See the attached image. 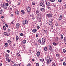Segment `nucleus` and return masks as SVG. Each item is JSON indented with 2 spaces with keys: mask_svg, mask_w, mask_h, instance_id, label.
<instances>
[{
  "mask_svg": "<svg viewBox=\"0 0 66 66\" xmlns=\"http://www.w3.org/2000/svg\"><path fill=\"white\" fill-rule=\"evenodd\" d=\"M36 66H39V64L38 63H37L36 64Z\"/></svg>",
  "mask_w": 66,
  "mask_h": 66,
  "instance_id": "37998d69",
  "label": "nucleus"
},
{
  "mask_svg": "<svg viewBox=\"0 0 66 66\" xmlns=\"http://www.w3.org/2000/svg\"><path fill=\"white\" fill-rule=\"evenodd\" d=\"M21 12L22 13V14H25V12H24V10H22L21 11Z\"/></svg>",
  "mask_w": 66,
  "mask_h": 66,
  "instance_id": "a878e982",
  "label": "nucleus"
},
{
  "mask_svg": "<svg viewBox=\"0 0 66 66\" xmlns=\"http://www.w3.org/2000/svg\"><path fill=\"white\" fill-rule=\"evenodd\" d=\"M53 44L54 46H55V45H57V44L56 43H55L54 42L53 43Z\"/></svg>",
  "mask_w": 66,
  "mask_h": 66,
  "instance_id": "c85d7f7f",
  "label": "nucleus"
},
{
  "mask_svg": "<svg viewBox=\"0 0 66 66\" xmlns=\"http://www.w3.org/2000/svg\"><path fill=\"white\" fill-rule=\"evenodd\" d=\"M20 36H22V35H23V34H22V33L20 34Z\"/></svg>",
  "mask_w": 66,
  "mask_h": 66,
  "instance_id": "e2e57ef3",
  "label": "nucleus"
},
{
  "mask_svg": "<svg viewBox=\"0 0 66 66\" xmlns=\"http://www.w3.org/2000/svg\"><path fill=\"white\" fill-rule=\"evenodd\" d=\"M49 24L50 26H51V25H52V22L51 21H50L49 22Z\"/></svg>",
  "mask_w": 66,
  "mask_h": 66,
  "instance_id": "2eb2a0df",
  "label": "nucleus"
},
{
  "mask_svg": "<svg viewBox=\"0 0 66 66\" xmlns=\"http://www.w3.org/2000/svg\"><path fill=\"white\" fill-rule=\"evenodd\" d=\"M3 28L5 30H6V27H5V26H3Z\"/></svg>",
  "mask_w": 66,
  "mask_h": 66,
  "instance_id": "473e14b6",
  "label": "nucleus"
},
{
  "mask_svg": "<svg viewBox=\"0 0 66 66\" xmlns=\"http://www.w3.org/2000/svg\"><path fill=\"white\" fill-rule=\"evenodd\" d=\"M5 25V26H6V27L7 28L9 27V26H8V25H7V24H6Z\"/></svg>",
  "mask_w": 66,
  "mask_h": 66,
  "instance_id": "680f3d73",
  "label": "nucleus"
},
{
  "mask_svg": "<svg viewBox=\"0 0 66 66\" xmlns=\"http://www.w3.org/2000/svg\"><path fill=\"white\" fill-rule=\"evenodd\" d=\"M19 26H20V24H19V23H17L16 25V28L18 29V28H19Z\"/></svg>",
  "mask_w": 66,
  "mask_h": 66,
  "instance_id": "6e6552de",
  "label": "nucleus"
},
{
  "mask_svg": "<svg viewBox=\"0 0 66 66\" xmlns=\"http://www.w3.org/2000/svg\"><path fill=\"white\" fill-rule=\"evenodd\" d=\"M3 7L4 11H6L7 10V7L3 4Z\"/></svg>",
  "mask_w": 66,
  "mask_h": 66,
  "instance_id": "39448f33",
  "label": "nucleus"
},
{
  "mask_svg": "<svg viewBox=\"0 0 66 66\" xmlns=\"http://www.w3.org/2000/svg\"><path fill=\"white\" fill-rule=\"evenodd\" d=\"M4 46L5 47H8V46H9L8 44L7 43H6Z\"/></svg>",
  "mask_w": 66,
  "mask_h": 66,
  "instance_id": "412c9836",
  "label": "nucleus"
},
{
  "mask_svg": "<svg viewBox=\"0 0 66 66\" xmlns=\"http://www.w3.org/2000/svg\"><path fill=\"white\" fill-rule=\"evenodd\" d=\"M38 13H39V11H38L37 10L36 11V14H38Z\"/></svg>",
  "mask_w": 66,
  "mask_h": 66,
  "instance_id": "49530a36",
  "label": "nucleus"
},
{
  "mask_svg": "<svg viewBox=\"0 0 66 66\" xmlns=\"http://www.w3.org/2000/svg\"><path fill=\"white\" fill-rule=\"evenodd\" d=\"M38 42L39 44H41V40L39 39L38 40Z\"/></svg>",
  "mask_w": 66,
  "mask_h": 66,
  "instance_id": "4be33fe9",
  "label": "nucleus"
},
{
  "mask_svg": "<svg viewBox=\"0 0 66 66\" xmlns=\"http://www.w3.org/2000/svg\"><path fill=\"white\" fill-rule=\"evenodd\" d=\"M10 35V34L9 33H7L6 35V36H7V37L9 36Z\"/></svg>",
  "mask_w": 66,
  "mask_h": 66,
  "instance_id": "393cba45",
  "label": "nucleus"
},
{
  "mask_svg": "<svg viewBox=\"0 0 66 66\" xmlns=\"http://www.w3.org/2000/svg\"><path fill=\"white\" fill-rule=\"evenodd\" d=\"M37 28L38 29H39L40 28V27H39V26H37Z\"/></svg>",
  "mask_w": 66,
  "mask_h": 66,
  "instance_id": "c9c22d12",
  "label": "nucleus"
},
{
  "mask_svg": "<svg viewBox=\"0 0 66 66\" xmlns=\"http://www.w3.org/2000/svg\"><path fill=\"white\" fill-rule=\"evenodd\" d=\"M64 42H66V37H64Z\"/></svg>",
  "mask_w": 66,
  "mask_h": 66,
  "instance_id": "f704fd0d",
  "label": "nucleus"
},
{
  "mask_svg": "<svg viewBox=\"0 0 66 66\" xmlns=\"http://www.w3.org/2000/svg\"><path fill=\"white\" fill-rule=\"evenodd\" d=\"M42 14L41 13H39L37 15V17H38L39 19H40L42 17Z\"/></svg>",
  "mask_w": 66,
  "mask_h": 66,
  "instance_id": "f03ea898",
  "label": "nucleus"
},
{
  "mask_svg": "<svg viewBox=\"0 0 66 66\" xmlns=\"http://www.w3.org/2000/svg\"><path fill=\"white\" fill-rule=\"evenodd\" d=\"M5 57H9V54L7 53H5Z\"/></svg>",
  "mask_w": 66,
  "mask_h": 66,
  "instance_id": "f8f14e48",
  "label": "nucleus"
},
{
  "mask_svg": "<svg viewBox=\"0 0 66 66\" xmlns=\"http://www.w3.org/2000/svg\"><path fill=\"white\" fill-rule=\"evenodd\" d=\"M3 4L7 7L8 6H9V4L7 3H5Z\"/></svg>",
  "mask_w": 66,
  "mask_h": 66,
  "instance_id": "a211bd4d",
  "label": "nucleus"
},
{
  "mask_svg": "<svg viewBox=\"0 0 66 66\" xmlns=\"http://www.w3.org/2000/svg\"><path fill=\"white\" fill-rule=\"evenodd\" d=\"M40 10L41 11H42V12H44L45 11V9L43 8H41Z\"/></svg>",
  "mask_w": 66,
  "mask_h": 66,
  "instance_id": "4468645a",
  "label": "nucleus"
},
{
  "mask_svg": "<svg viewBox=\"0 0 66 66\" xmlns=\"http://www.w3.org/2000/svg\"><path fill=\"white\" fill-rule=\"evenodd\" d=\"M42 7H45V5H43V6H42Z\"/></svg>",
  "mask_w": 66,
  "mask_h": 66,
  "instance_id": "4d7b16f0",
  "label": "nucleus"
},
{
  "mask_svg": "<svg viewBox=\"0 0 66 66\" xmlns=\"http://www.w3.org/2000/svg\"><path fill=\"white\" fill-rule=\"evenodd\" d=\"M4 35L6 36V33L5 32H4Z\"/></svg>",
  "mask_w": 66,
  "mask_h": 66,
  "instance_id": "6e6d98bb",
  "label": "nucleus"
},
{
  "mask_svg": "<svg viewBox=\"0 0 66 66\" xmlns=\"http://www.w3.org/2000/svg\"><path fill=\"white\" fill-rule=\"evenodd\" d=\"M27 12L28 15H30V10H31V8L29 6H28L27 8Z\"/></svg>",
  "mask_w": 66,
  "mask_h": 66,
  "instance_id": "f257e3e1",
  "label": "nucleus"
},
{
  "mask_svg": "<svg viewBox=\"0 0 66 66\" xmlns=\"http://www.w3.org/2000/svg\"><path fill=\"white\" fill-rule=\"evenodd\" d=\"M66 50H65V49H64L63 50V52H64V53H65L66 52Z\"/></svg>",
  "mask_w": 66,
  "mask_h": 66,
  "instance_id": "e433bc0d",
  "label": "nucleus"
},
{
  "mask_svg": "<svg viewBox=\"0 0 66 66\" xmlns=\"http://www.w3.org/2000/svg\"><path fill=\"white\" fill-rule=\"evenodd\" d=\"M16 66H20V64H18Z\"/></svg>",
  "mask_w": 66,
  "mask_h": 66,
  "instance_id": "774afa93",
  "label": "nucleus"
},
{
  "mask_svg": "<svg viewBox=\"0 0 66 66\" xmlns=\"http://www.w3.org/2000/svg\"><path fill=\"white\" fill-rule=\"evenodd\" d=\"M40 6H42L43 5V3H41L40 4Z\"/></svg>",
  "mask_w": 66,
  "mask_h": 66,
  "instance_id": "a19ab883",
  "label": "nucleus"
},
{
  "mask_svg": "<svg viewBox=\"0 0 66 66\" xmlns=\"http://www.w3.org/2000/svg\"><path fill=\"white\" fill-rule=\"evenodd\" d=\"M47 59L48 60H49L50 59V57L49 56H47Z\"/></svg>",
  "mask_w": 66,
  "mask_h": 66,
  "instance_id": "7c9ffc66",
  "label": "nucleus"
},
{
  "mask_svg": "<svg viewBox=\"0 0 66 66\" xmlns=\"http://www.w3.org/2000/svg\"><path fill=\"white\" fill-rule=\"evenodd\" d=\"M52 66H56V65H55V63H54L53 64Z\"/></svg>",
  "mask_w": 66,
  "mask_h": 66,
  "instance_id": "09e8293b",
  "label": "nucleus"
},
{
  "mask_svg": "<svg viewBox=\"0 0 66 66\" xmlns=\"http://www.w3.org/2000/svg\"><path fill=\"white\" fill-rule=\"evenodd\" d=\"M6 1L8 2H10V0H6Z\"/></svg>",
  "mask_w": 66,
  "mask_h": 66,
  "instance_id": "5fc2aeb1",
  "label": "nucleus"
},
{
  "mask_svg": "<svg viewBox=\"0 0 66 66\" xmlns=\"http://www.w3.org/2000/svg\"><path fill=\"white\" fill-rule=\"evenodd\" d=\"M58 2H62V0H58Z\"/></svg>",
  "mask_w": 66,
  "mask_h": 66,
  "instance_id": "864d4df0",
  "label": "nucleus"
},
{
  "mask_svg": "<svg viewBox=\"0 0 66 66\" xmlns=\"http://www.w3.org/2000/svg\"><path fill=\"white\" fill-rule=\"evenodd\" d=\"M40 61L41 62H43V61H44V59H40Z\"/></svg>",
  "mask_w": 66,
  "mask_h": 66,
  "instance_id": "2f4dec72",
  "label": "nucleus"
},
{
  "mask_svg": "<svg viewBox=\"0 0 66 66\" xmlns=\"http://www.w3.org/2000/svg\"><path fill=\"white\" fill-rule=\"evenodd\" d=\"M40 52L39 51L37 53V55L38 57H39V55H40Z\"/></svg>",
  "mask_w": 66,
  "mask_h": 66,
  "instance_id": "9b49d317",
  "label": "nucleus"
},
{
  "mask_svg": "<svg viewBox=\"0 0 66 66\" xmlns=\"http://www.w3.org/2000/svg\"><path fill=\"white\" fill-rule=\"evenodd\" d=\"M7 42L9 44H12V41L10 40H8Z\"/></svg>",
  "mask_w": 66,
  "mask_h": 66,
  "instance_id": "b1692460",
  "label": "nucleus"
},
{
  "mask_svg": "<svg viewBox=\"0 0 66 66\" xmlns=\"http://www.w3.org/2000/svg\"><path fill=\"white\" fill-rule=\"evenodd\" d=\"M42 45H44L45 44V38H43L42 39Z\"/></svg>",
  "mask_w": 66,
  "mask_h": 66,
  "instance_id": "7ed1b4c3",
  "label": "nucleus"
},
{
  "mask_svg": "<svg viewBox=\"0 0 66 66\" xmlns=\"http://www.w3.org/2000/svg\"><path fill=\"white\" fill-rule=\"evenodd\" d=\"M6 51H7L8 53H10V50H7Z\"/></svg>",
  "mask_w": 66,
  "mask_h": 66,
  "instance_id": "de8ad7c7",
  "label": "nucleus"
},
{
  "mask_svg": "<svg viewBox=\"0 0 66 66\" xmlns=\"http://www.w3.org/2000/svg\"><path fill=\"white\" fill-rule=\"evenodd\" d=\"M52 46H51V45H50V50H52Z\"/></svg>",
  "mask_w": 66,
  "mask_h": 66,
  "instance_id": "bb28decb",
  "label": "nucleus"
},
{
  "mask_svg": "<svg viewBox=\"0 0 66 66\" xmlns=\"http://www.w3.org/2000/svg\"><path fill=\"white\" fill-rule=\"evenodd\" d=\"M46 4L47 6H50V3L48 2H46Z\"/></svg>",
  "mask_w": 66,
  "mask_h": 66,
  "instance_id": "ddd939ff",
  "label": "nucleus"
},
{
  "mask_svg": "<svg viewBox=\"0 0 66 66\" xmlns=\"http://www.w3.org/2000/svg\"><path fill=\"white\" fill-rule=\"evenodd\" d=\"M16 55L17 56H20V54H19V53H18Z\"/></svg>",
  "mask_w": 66,
  "mask_h": 66,
  "instance_id": "4c0bfd02",
  "label": "nucleus"
},
{
  "mask_svg": "<svg viewBox=\"0 0 66 66\" xmlns=\"http://www.w3.org/2000/svg\"><path fill=\"white\" fill-rule=\"evenodd\" d=\"M7 31H8V32H10L11 31V30H10V29H8L7 30Z\"/></svg>",
  "mask_w": 66,
  "mask_h": 66,
  "instance_id": "69168bd1",
  "label": "nucleus"
},
{
  "mask_svg": "<svg viewBox=\"0 0 66 66\" xmlns=\"http://www.w3.org/2000/svg\"><path fill=\"white\" fill-rule=\"evenodd\" d=\"M47 7L48 9H50V7H49V6H48Z\"/></svg>",
  "mask_w": 66,
  "mask_h": 66,
  "instance_id": "052dcab7",
  "label": "nucleus"
},
{
  "mask_svg": "<svg viewBox=\"0 0 66 66\" xmlns=\"http://www.w3.org/2000/svg\"><path fill=\"white\" fill-rule=\"evenodd\" d=\"M63 65H64V66H66V63L63 62Z\"/></svg>",
  "mask_w": 66,
  "mask_h": 66,
  "instance_id": "58836bf2",
  "label": "nucleus"
},
{
  "mask_svg": "<svg viewBox=\"0 0 66 66\" xmlns=\"http://www.w3.org/2000/svg\"><path fill=\"white\" fill-rule=\"evenodd\" d=\"M51 2H54L55 1V0H49Z\"/></svg>",
  "mask_w": 66,
  "mask_h": 66,
  "instance_id": "ea45409f",
  "label": "nucleus"
},
{
  "mask_svg": "<svg viewBox=\"0 0 66 66\" xmlns=\"http://www.w3.org/2000/svg\"><path fill=\"white\" fill-rule=\"evenodd\" d=\"M26 42V40H24L22 42V43L23 44H25Z\"/></svg>",
  "mask_w": 66,
  "mask_h": 66,
  "instance_id": "aec40b11",
  "label": "nucleus"
},
{
  "mask_svg": "<svg viewBox=\"0 0 66 66\" xmlns=\"http://www.w3.org/2000/svg\"><path fill=\"white\" fill-rule=\"evenodd\" d=\"M38 35H39V34L37 33L36 34V37H38Z\"/></svg>",
  "mask_w": 66,
  "mask_h": 66,
  "instance_id": "c756f323",
  "label": "nucleus"
},
{
  "mask_svg": "<svg viewBox=\"0 0 66 66\" xmlns=\"http://www.w3.org/2000/svg\"><path fill=\"white\" fill-rule=\"evenodd\" d=\"M16 40H18L19 39V37L18 36H17L16 37Z\"/></svg>",
  "mask_w": 66,
  "mask_h": 66,
  "instance_id": "cd10ccee",
  "label": "nucleus"
},
{
  "mask_svg": "<svg viewBox=\"0 0 66 66\" xmlns=\"http://www.w3.org/2000/svg\"><path fill=\"white\" fill-rule=\"evenodd\" d=\"M55 26L56 27H58V24H57V23L56 24Z\"/></svg>",
  "mask_w": 66,
  "mask_h": 66,
  "instance_id": "603ef678",
  "label": "nucleus"
},
{
  "mask_svg": "<svg viewBox=\"0 0 66 66\" xmlns=\"http://www.w3.org/2000/svg\"><path fill=\"white\" fill-rule=\"evenodd\" d=\"M20 2H18V5H20Z\"/></svg>",
  "mask_w": 66,
  "mask_h": 66,
  "instance_id": "8fccbe9b",
  "label": "nucleus"
},
{
  "mask_svg": "<svg viewBox=\"0 0 66 66\" xmlns=\"http://www.w3.org/2000/svg\"><path fill=\"white\" fill-rule=\"evenodd\" d=\"M36 31H37V29H34L32 30V31L33 33H36Z\"/></svg>",
  "mask_w": 66,
  "mask_h": 66,
  "instance_id": "9d476101",
  "label": "nucleus"
},
{
  "mask_svg": "<svg viewBox=\"0 0 66 66\" xmlns=\"http://www.w3.org/2000/svg\"><path fill=\"white\" fill-rule=\"evenodd\" d=\"M17 64H14V65H13V66H17Z\"/></svg>",
  "mask_w": 66,
  "mask_h": 66,
  "instance_id": "0e129e2a",
  "label": "nucleus"
},
{
  "mask_svg": "<svg viewBox=\"0 0 66 66\" xmlns=\"http://www.w3.org/2000/svg\"><path fill=\"white\" fill-rule=\"evenodd\" d=\"M35 45L36 46H38V44H37V43H35Z\"/></svg>",
  "mask_w": 66,
  "mask_h": 66,
  "instance_id": "3c124183",
  "label": "nucleus"
},
{
  "mask_svg": "<svg viewBox=\"0 0 66 66\" xmlns=\"http://www.w3.org/2000/svg\"><path fill=\"white\" fill-rule=\"evenodd\" d=\"M6 60L8 62H10L11 61V60L10 59H9L8 57L6 58Z\"/></svg>",
  "mask_w": 66,
  "mask_h": 66,
  "instance_id": "0eeeda50",
  "label": "nucleus"
},
{
  "mask_svg": "<svg viewBox=\"0 0 66 66\" xmlns=\"http://www.w3.org/2000/svg\"><path fill=\"white\" fill-rule=\"evenodd\" d=\"M46 63L47 65H49V64H50V61H49V60H47Z\"/></svg>",
  "mask_w": 66,
  "mask_h": 66,
  "instance_id": "dca6fc26",
  "label": "nucleus"
},
{
  "mask_svg": "<svg viewBox=\"0 0 66 66\" xmlns=\"http://www.w3.org/2000/svg\"><path fill=\"white\" fill-rule=\"evenodd\" d=\"M32 5H35V3H34V2H32Z\"/></svg>",
  "mask_w": 66,
  "mask_h": 66,
  "instance_id": "a18cd8bd",
  "label": "nucleus"
},
{
  "mask_svg": "<svg viewBox=\"0 0 66 66\" xmlns=\"http://www.w3.org/2000/svg\"><path fill=\"white\" fill-rule=\"evenodd\" d=\"M15 14H16V15H18L19 14V12L18 11H16L15 12Z\"/></svg>",
  "mask_w": 66,
  "mask_h": 66,
  "instance_id": "6ab92c4d",
  "label": "nucleus"
},
{
  "mask_svg": "<svg viewBox=\"0 0 66 66\" xmlns=\"http://www.w3.org/2000/svg\"><path fill=\"white\" fill-rule=\"evenodd\" d=\"M11 62L12 63H13V64H14V62L13 61H12Z\"/></svg>",
  "mask_w": 66,
  "mask_h": 66,
  "instance_id": "338daca9",
  "label": "nucleus"
},
{
  "mask_svg": "<svg viewBox=\"0 0 66 66\" xmlns=\"http://www.w3.org/2000/svg\"><path fill=\"white\" fill-rule=\"evenodd\" d=\"M44 31L45 33H47V30H44Z\"/></svg>",
  "mask_w": 66,
  "mask_h": 66,
  "instance_id": "c03bdc74",
  "label": "nucleus"
},
{
  "mask_svg": "<svg viewBox=\"0 0 66 66\" xmlns=\"http://www.w3.org/2000/svg\"><path fill=\"white\" fill-rule=\"evenodd\" d=\"M61 39H63V36L62 35H61Z\"/></svg>",
  "mask_w": 66,
  "mask_h": 66,
  "instance_id": "72a5a7b5",
  "label": "nucleus"
},
{
  "mask_svg": "<svg viewBox=\"0 0 66 66\" xmlns=\"http://www.w3.org/2000/svg\"><path fill=\"white\" fill-rule=\"evenodd\" d=\"M3 13V9H1L0 10V14H2Z\"/></svg>",
  "mask_w": 66,
  "mask_h": 66,
  "instance_id": "f3484780",
  "label": "nucleus"
},
{
  "mask_svg": "<svg viewBox=\"0 0 66 66\" xmlns=\"http://www.w3.org/2000/svg\"><path fill=\"white\" fill-rule=\"evenodd\" d=\"M27 66H31V65L30 64H28L27 65Z\"/></svg>",
  "mask_w": 66,
  "mask_h": 66,
  "instance_id": "bf43d9fd",
  "label": "nucleus"
},
{
  "mask_svg": "<svg viewBox=\"0 0 66 66\" xmlns=\"http://www.w3.org/2000/svg\"><path fill=\"white\" fill-rule=\"evenodd\" d=\"M59 55L58 54H56V57H59Z\"/></svg>",
  "mask_w": 66,
  "mask_h": 66,
  "instance_id": "79ce46f5",
  "label": "nucleus"
},
{
  "mask_svg": "<svg viewBox=\"0 0 66 66\" xmlns=\"http://www.w3.org/2000/svg\"><path fill=\"white\" fill-rule=\"evenodd\" d=\"M28 22V21L27 20H24L23 21V24H27Z\"/></svg>",
  "mask_w": 66,
  "mask_h": 66,
  "instance_id": "423d86ee",
  "label": "nucleus"
},
{
  "mask_svg": "<svg viewBox=\"0 0 66 66\" xmlns=\"http://www.w3.org/2000/svg\"><path fill=\"white\" fill-rule=\"evenodd\" d=\"M53 16V15L50 13H49L47 14V17H48V18H51V17H52Z\"/></svg>",
  "mask_w": 66,
  "mask_h": 66,
  "instance_id": "20e7f679",
  "label": "nucleus"
},
{
  "mask_svg": "<svg viewBox=\"0 0 66 66\" xmlns=\"http://www.w3.org/2000/svg\"><path fill=\"white\" fill-rule=\"evenodd\" d=\"M51 29H53V26H51Z\"/></svg>",
  "mask_w": 66,
  "mask_h": 66,
  "instance_id": "13d9d810",
  "label": "nucleus"
},
{
  "mask_svg": "<svg viewBox=\"0 0 66 66\" xmlns=\"http://www.w3.org/2000/svg\"><path fill=\"white\" fill-rule=\"evenodd\" d=\"M44 50H45V51H47V50H48V48H47V47H44Z\"/></svg>",
  "mask_w": 66,
  "mask_h": 66,
  "instance_id": "5701e85b",
  "label": "nucleus"
},
{
  "mask_svg": "<svg viewBox=\"0 0 66 66\" xmlns=\"http://www.w3.org/2000/svg\"><path fill=\"white\" fill-rule=\"evenodd\" d=\"M62 17H63L62 15H60V17H59V21H61V20H62Z\"/></svg>",
  "mask_w": 66,
  "mask_h": 66,
  "instance_id": "1a4fd4ad",
  "label": "nucleus"
}]
</instances>
